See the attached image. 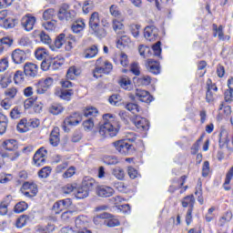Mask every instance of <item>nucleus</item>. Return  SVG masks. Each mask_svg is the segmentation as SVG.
Masks as SVG:
<instances>
[{
  "instance_id": "obj_1",
  "label": "nucleus",
  "mask_w": 233,
  "mask_h": 233,
  "mask_svg": "<svg viewBox=\"0 0 233 233\" xmlns=\"http://www.w3.org/2000/svg\"><path fill=\"white\" fill-rule=\"evenodd\" d=\"M119 122L112 114L103 115V122L99 127V134L102 137H116L119 133Z\"/></svg>"
},
{
  "instance_id": "obj_2",
  "label": "nucleus",
  "mask_w": 233,
  "mask_h": 233,
  "mask_svg": "<svg viewBox=\"0 0 233 233\" xmlns=\"http://www.w3.org/2000/svg\"><path fill=\"white\" fill-rule=\"evenodd\" d=\"M113 68L112 63L104 61L103 58H98L96 60V68L93 70V76L98 79L101 76H97V74H110Z\"/></svg>"
},
{
  "instance_id": "obj_3",
  "label": "nucleus",
  "mask_w": 233,
  "mask_h": 233,
  "mask_svg": "<svg viewBox=\"0 0 233 233\" xmlns=\"http://www.w3.org/2000/svg\"><path fill=\"white\" fill-rule=\"evenodd\" d=\"M113 147L122 156H132L136 152V148L132 144H129L127 140H118L113 142Z\"/></svg>"
},
{
  "instance_id": "obj_4",
  "label": "nucleus",
  "mask_w": 233,
  "mask_h": 233,
  "mask_svg": "<svg viewBox=\"0 0 233 233\" xmlns=\"http://www.w3.org/2000/svg\"><path fill=\"white\" fill-rule=\"evenodd\" d=\"M35 86L36 94H48V90L51 89L52 86H54V78L50 76L42 78L35 84Z\"/></svg>"
},
{
  "instance_id": "obj_5",
  "label": "nucleus",
  "mask_w": 233,
  "mask_h": 233,
  "mask_svg": "<svg viewBox=\"0 0 233 233\" xmlns=\"http://www.w3.org/2000/svg\"><path fill=\"white\" fill-rule=\"evenodd\" d=\"M59 21H74L76 19V11L70 10L69 5H63L57 13Z\"/></svg>"
},
{
  "instance_id": "obj_6",
  "label": "nucleus",
  "mask_w": 233,
  "mask_h": 233,
  "mask_svg": "<svg viewBox=\"0 0 233 233\" xmlns=\"http://www.w3.org/2000/svg\"><path fill=\"white\" fill-rule=\"evenodd\" d=\"M63 66V61L48 57L41 63V68L44 72L48 70H59Z\"/></svg>"
},
{
  "instance_id": "obj_7",
  "label": "nucleus",
  "mask_w": 233,
  "mask_h": 233,
  "mask_svg": "<svg viewBox=\"0 0 233 233\" xmlns=\"http://www.w3.org/2000/svg\"><path fill=\"white\" fill-rule=\"evenodd\" d=\"M110 26V24L106 23L103 24V26L101 25H95L94 27H89V32L92 34V35H95V37H97V39H104V37H106V29Z\"/></svg>"
},
{
  "instance_id": "obj_8",
  "label": "nucleus",
  "mask_w": 233,
  "mask_h": 233,
  "mask_svg": "<svg viewBox=\"0 0 233 233\" xmlns=\"http://www.w3.org/2000/svg\"><path fill=\"white\" fill-rule=\"evenodd\" d=\"M46 154H48V151L45 147H40L33 157L34 165L43 167L46 163Z\"/></svg>"
},
{
  "instance_id": "obj_9",
  "label": "nucleus",
  "mask_w": 233,
  "mask_h": 233,
  "mask_svg": "<svg viewBox=\"0 0 233 233\" xmlns=\"http://www.w3.org/2000/svg\"><path fill=\"white\" fill-rule=\"evenodd\" d=\"M39 72V66L36 64L27 62L24 66V73L26 77H37Z\"/></svg>"
},
{
  "instance_id": "obj_10",
  "label": "nucleus",
  "mask_w": 233,
  "mask_h": 233,
  "mask_svg": "<svg viewBox=\"0 0 233 233\" xmlns=\"http://www.w3.org/2000/svg\"><path fill=\"white\" fill-rule=\"evenodd\" d=\"M159 35V29L154 25H148L144 29V37L147 41H156Z\"/></svg>"
},
{
  "instance_id": "obj_11",
  "label": "nucleus",
  "mask_w": 233,
  "mask_h": 233,
  "mask_svg": "<svg viewBox=\"0 0 233 233\" xmlns=\"http://www.w3.org/2000/svg\"><path fill=\"white\" fill-rule=\"evenodd\" d=\"M35 16L25 15L21 20V25L25 32H32L35 25Z\"/></svg>"
},
{
  "instance_id": "obj_12",
  "label": "nucleus",
  "mask_w": 233,
  "mask_h": 233,
  "mask_svg": "<svg viewBox=\"0 0 233 233\" xmlns=\"http://www.w3.org/2000/svg\"><path fill=\"white\" fill-rule=\"evenodd\" d=\"M135 96L137 99L142 103H152V101H154V97L150 96V93L145 89H136Z\"/></svg>"
},
{
  "instance_id": "obj_13",
  "label": "nucleus",
  "mask_w": 233,
  "mask_h": 233,
  "mask_svg": "<svg viewBox=\"0 0 233 233\" xmlns=\"http://www.w3.org/2000/svg\"><path fill=\"white\" fill-rule=\"evenodd\" d=\"M81 121H83V116L81 114L73 113L64 120V124L67 125L68 127H76V125H79Z\"/></svg>"
},
{
  "instance_id": "obj_14",
  "label": "nucleus",
  "mask_w": 233,
  "mask_h": 233,
  "mask_svg": "<svg viewBox=\"0 0 233 233\" xmlns=\"http://www.w3.org/2000/svg\"><path fill=\"white\" fill-rule=\"evenodd\" d=\"M11 57L15 65H21V63L26 61V53L21 49H15L13 51Z\"/></svg>"
},
{
  "instance_id": "obj_15",
  "label": "nucleus",
  "mask_w": 233,
  "mask_h": 233,
  "mask_svg": "<svg viewBox=\"0 0 233 233\" xmlns=\"http://www.w3.org/2000/svg\"><path fill=\"white\" fill-rule=\"evenodd\" d=\"M132 123L135 125V127H137L138 130H148L149 123L148 120H147L145 117L137 116L132 119Z\"/></svg>"
},
{
  "instance_id": "obj_16",
  "label": "nucleus",
  "mask_w": 233,
  "mask_h": 233,
  "mask_svg": "<svg viewBox=\"0 0 233 233\" xmlns=\"http://www.w3.org/2000/svg\"><path fill=\"white\" fill-rule=\"evenodd\" d=\"M147 70L155 76L161 74V67L159 66V62L153 59H147L146 63Z\"/></svg>"
},
{
  "instance_id": "obj_17",
  "label": "nucleus",
  "mask_w": 233,
  "mask_h": 233,
  "mask_svg": "<svg viewBox=\"0 0 233 233\" xmlns=\"http://www.w3.org/2000/svg\"><path fill=\"white\" fill-rule=\"evenodd\" d=\"M114 192V188L108 186H100L96 189V194L99 198H112Z\"/></svg>"
},
{
  "instance_id": "obj_18",
  "label": "nucleus",
  "mask_w": 233,
  "mask_h": 233,
  "mask_svg": "<svg viewBox=\"0 0 233 233\" xmlns=\"http://www.w3.org/2000/svg\"><path fill=\"white\" fill-rule=\"evenodd\" d=\"M101 23H105L103 19L101 20V15L97 12L92 13L88 22L89 28H93L94 26H99Z\"/></svg>"
},
{
  "instance_id": "obj_19",
  "label": "nucleus",
  "mask_w": 233,
  "mask_h": 233,
  "mask_svg": "<svg viewBox=\"0 0 233 233\" xmlns=\"http://www.w3.org/2000/svg\"><path fill=\"white\" fill-rule=\"evenodd\" d=\"M88 225V218L86 216H78L75 220V232L81 230V228H86Z\"/></svg>"
},
{
  "instance_id": "obj_20",
  "label": "nucleus",
  "mask_w": 233,
  "mask_h": 233,
  "mask_svg": "<svg viewBox=\"0 0 233 233\" xmlns=\"http://www.w3.org/2000/svg\"><path fill=\"white\" fill-rule=\"evenodd\" d=\"M82 186L90 192L94 188H97V182L90 177H86L82 181Z\"/></svg>"
},
{
  "instance_id": "obj_21",
  "label": "nucleus",
  "mask_w": 233,
  "mask_h": 233,
  "mask_svg": "<svg viewBox=\"0 0 233 233\" xmlns=\"http://www.w3.org/2000/svg\"><path fill=\"white\" fill-rule=\"evenodd\" d=\"M61 139L59 138V127H55L50 134L49 143L52 147H57Z\"/></svg>"
},
{
  "instance_id": "obj_22",
  "label": "nucleus",
  "mask_w": 233,
  "mask_h": 233,
  "mask_svg": "<svg viewBox=\"0 0 233 233\" xmlns=\"http://www.w3.org/2000/svg\"><path fill=\"white\" fill-rule=\"evenodd\" d=\"M86 24H85V20L82 18H78L71 26V30H73L74 34H79V32H83Z\"/></svg>"
},
{
  "instance_id": "obj_23",
  "label": "nucleus",
  "mask_w": 233,
  "mask_h": 233,
  "mask_svg": "<svg viewBox=\"0 0 233 233\" xmlns=\"http://www.w3.org/2000/svg\"><path fill=\"white\" fill-rule=\"evenodd\" d=\"M2 147L5 150H8L9 152H14V150H17V140L7 139L2 143Z\"/></svg>"
},
{
  "instance_id": "obj_24",
  "label": "nucleus",
  "mask_w": 233,
  "mask_h": 233,
  "mask_svg": "<svg viewBox=\"0 0 233 233\" xmlns=\"http://www.w3.org/2000/svg\"><path fill=\"white\" fill-rule=\"evenodd\" d=\"M56 96L63 99L64 101H70L72 96H74V90L72 89H62L60 92H56Z\"/></svg>"
},
{
  "instance_id": "obj_25",
  "label": "nucleus",
  "mask_w": 233,
  "mask_h": 233,
  "mask_svg": "<svg viewBox=\"0 0 233 233\" xmlns=\"http://www.w3.org/2000/svg\"><path fill=\"white\" fill-rule=\"evenodd\" d=\"M98 52L99 50L96 46H91L84 51L83 57H85V59H92L97 56Z\"/></svg>"
},
{
  "instance_id": "obj_26",
  "label": "nucleus",
  "mask_w": 233,
  "mask_h": 233,
  "mask_svg": "<svg viewBox=\"0 0 233 233\" xmlns=\"http://www.w3.org/2000/svg\"><path fill=\"white\" fill-rule=\"evenodd\" d=\"M35 58L38 61H46L48 59V51L44 47H38L35 52Z\"/></svg>"
},
{
  "instance_id": "obj_27",
  "label": "nucleus",
  "mask_w": 233,
  "mask_h": 233,
  "mask_svg": "<svg viewBox=\"0 0 233 233\" xmlns=\"http://www.w3.org/2000/svg\"><path fill=\"white\" fill-rule=\"evenodd\" d=\"M219 147L220 148H228V143H230V139H228V133H227V131H222L219 134Z\"/></svg>"
},
{
  "instance_id": "obj_28",
  "label": "nucleus",
  "mask_w": 233,
  "mask_h": 233,
  "mask_svg": "<svg viewBox=\"0 0 233 233\" xmlns=\"http://www.w3.org/2000/svg\"><path fill=\"white\" fill-rule=\"evenodd\" d=\"M110 218H112V214L103 212V213L96 215L93 218V221H94L95 225H103V223H105V221H106L105 219H108Z\"/></svg>"
},
{
  "instance_id": "obj_29",
  "label": "nucleus",
  "mask_w": 233,
  "mask_h": 233,
  "mask_svg": "<svg viewBox=\"0 0 233 233\" xmlns=\"http://www.w3.org/2000/svg\"><path fill=\"white\" fill-rule=\"evenodd\" d=\"M12 83V73H5L0 76V87L7 88L8 85Z\"/></svg>"
},
{
  "instance_id": "obj_30",
  "label": "nucleus",
  "mask_w": 233,
  "mask_h": 233,
  "mask_svg": "<svg viewBox=\"0 0 233 233\" xmlns=\"http://www.w3.org/2000/svg\"><path fill=\"white\" fill-rule=\"evenodd\" d=\"M90 193L89 190L85 188L83 185L76 188L75 196L76 199H85V198H88V194Z\"/></svg>"
},
{
  "instance_id": "obj_31",
  "label": "nucleus",
  "mask_w": 233,
  "mask_h": 233,
  "mask_svg": "<svg viewBox=\"0 0 233 233\" xmlns=\"http://www.w3.org/2000/svg\"><path fill=\"white\" fill-rule=\"evenodd\" d=\"M65 45V34H60L55 40L54 45L50 46L51 50H59Z\"/></svg>"
},
{
  "instance_id": "obj_32",
  "label": "nucleus",
  "mask_w": 233,
  "mask_h": 233,
  "mask_svg": "<svg viewBox=\"0 0 233 233\" xmlns=\"http://www.w3.org/2000/svg\"><path fill=\"white\" fill-rule=\"evenodd\" d=\"M78 76H81V69L77 68L76 66H71L67 70L66 77L70 79L71 81H74L76 77H78Z\"/></svg>"
},
{
  "instance_id": "obj_33",
  "label": "nucleus",
  "mask_w": 233,
  "mask_h": 233,
  "mask_svg": "<svg viewBox=\"0 0 233 233\" xmlns=\"http://www.w3.org/2000/svg\"><path fill=\"white\" fill-rule=\"evenodd\" d=\"M64 110H65V107H63L61 104L53 103L49 106V112L53 116H59V114H63Z\"/></svg>"
},
{
  "instance_id": "obj_34",
  "label": "nucleus",
  "mask_w": 233,
  "mask_h": 233,
  "mask_svg": "<svg viewBox=\"0 0 233 233\" xmlns=\"http://www.w3.org/2000/svg\"><path fill=\"white\" fill-rule=\"evenodd\" d=\"M195 203L196 199L194 198V195L187 196L182 199V207L184 208H187V207H189L188 208H194Z\"/></svg>"
},
{
  "instance_id": "obj_35",
  "label": "nucleus",
  "mask_w": 233,
  "mask_h": 233,
  "mask_svg": "<svg viewBox=\"0 0 233 233\" xmlns=\"http://www.w3.org/2000/svg\"><path fill=\"white\" fill-rule=\"evenodd\" d=\"M134 81H137L138 86H148L152 83V78L148 76H143L138 78H134Z\"/></svg>"
},
{
  "instance_id": "obj_36",
  "label": "nucleus",
  "mask_w": 233,
  "mask_h": 233,
  "mask_svg": "<svg viewBox=\"0 0 233 233\" xmlns=\"http://www.w3.org/2000/svg\"><path fill=\"white\" fill-rule=\"evenodd\" d=\"M8 128V117L6 116L0 114V136H3Z\"/></svg>"
},
{
  "instance_id": "obj_37",
  "label": "nucleus",
  "mask_w": 233,
  "mask_h": 233,
  "mask_svg": "<svg viewBox=\"0 0 233 233\" xmlns=\"http://www.w3.org/2000/svg\"><path fill=\"white\" fill-rule=\"evenodd\" d=\"M30 188L32 189L34 196H37V192H38L37 185L35 183L25 182L22 185L21 191L28 190Z\"/></svg>"
},
{
  "instance_id": "obj_38",
  "label": "nucleus",
  "mask_w": 233,
  "mask_h": 233,
  "mask_svg": "<svg viewBox=\"0 0 233 233\" xmlns=\"http://www.w3.org/2000/svg\"><path fill=\"white\" fill-rule=\"evenodd\" d=\"M16 129L18 132L24 134L25 132H28V121L26 118H22L16 126Z\"/></svg>"
},
{
  "instance_id": "obj_39",
  "label": "nucleus",
  "mask_w": 233,
  "mask_h": 233,
  "mask_svg": "<svg viewBox=\"0 0 233 233\" xmlns=\"http://www.w3.org/2000/svg\"><path fill=\"white\" fill-rule=\"evenodd\" d=\"M94 1L92 0H86L83 4L82 10L84 14H90L92 10H94Z\"/></svg>"
},
{
  "instance_id": "obj_40",
  "label": "nucleus",
  "mask_w": 233,
  "mask_h": 233,
  "mask_svg": "<svg viewBox=\"0 0 233 233\" xmlns=\"http://www.w3.org/2000/svg\"><path fill=\"white\" fill-rule=\"evenodd\" d=\"M129 41H130V38L127 35H122L116 41V48H119L120 50L125 48V46L128 45Z\"/></svg>"
},
{
  "instance_id": "obj_41",
  "label": "nucleus",
  "mask_w": 233,
  "mask_h": 233,
  "mask_svg": "<svg viewBox=\"0 0 233 233\" xmlns=\"http://www.w3.org/2000/svg\"><path fill=\"white\" fill-rule=\"evenodd\" d=\"M119 85L121 88H124V90H132V82L130 81V78L128 77H123L121 78Z\"/></svg>"
},
{
  "instance_id": "obj_42",
  "label": "nucleus",
  "mask_w": 233,
  "mask_h": 233,
  "mask_svg": "<svg viewBox=\"0 0 233 233\" xmlns=\"http://www.w3.org/2000/svg\"><path fill=\"white\" fill-rule=\"evenodd\" d=\"M112 174L116 177V179L123 180L125 179V170L120 167H116L112 169Z\"/></svg>"
},
{
  "instance_id": "obj_43",
  "label": "nucleus",
  "mask_w": 233,
  "mask_h": 233,
  "mask_svg": "<svg viewBox=\"0 0 233 233\" xmlns=\"http://www.w3.org/2000/svg\"><path fill=\"white\" fill-rule=\"evenodd\" d=\"M232 177H233V167H230V169L228 170V172L226 175V179L224 182V188L226 190H230V187H228L227 185H230V181H232Z\"/></svg>"
},
{
  "instance_id": "obj_44",
  "label": "nucleus",
  "mask_w": 233,
  "mask_h": 233,
  "mask_svg": "<svg viewBox=\"0 0 233 233\" xmlns=\"http://www.w3.org/2000/svg\"><path fill=\"white\" fill-rule=\"evenodd\" d=\"M28 208V204L25 201L22 202H18L15 206V212H16V214H21V212H25V210H26Z\"/></svg>"
},
{
  "instance_id": "obj_45",
  "label": "nucleus",
  "mask_w": 233,
  "mask_h": 233,
  "mask_svg": "<svg viewBox=\"0 0 233 233\" xmlns=\"http://www.w3.org/2000/svg\"><path fill=\"white\" fill-rule=\"evenodd\" d=\"M104 223L106 224V227H109L110 228H112L114 227H119L121 225L119 220L117 218H114V216H112V215H111V218H109L108 220H105Z\"/></svg>"
},
{
  "instance_id": "obj_46",
  "label": "nucleus",
  "mask_w": 233,
  "mask_h": 233,
  "mask_svg": "<svg viewBox=\"0 0 233 233\" xmlns=\"http://www.w3.org/2000/svg\"><path fill=\"white\" fill-rule=\"evenodd\" d=\"M99 114V111H97V108L96 107H87L84 111L85 117H96Z\"/></svg>"
},
{
  "instance_id": "obj_47",
  "label": "nucleus",
  "mask_w": 233,
  "mask_h": 233,
  "mask_svg": "<svg viewBox=\"0 0 233 233\" xmlns=\"http://www.w3.org/2000/svg\"><path fill=\"white\" fill-rule=\"evenodd\" d=\"M14 81L15 85H21V83L25 82V74H23V71H16L14 75Z\"/></svg>"
},
{
  "instance_id": "obj_48",
  "label": "nucleus",
  "mask_w": 233,
  "mask_h": 233,
  "mask_svg": "<svg viewBox=\"0 0 233 233\" xmlns=\"http://www.w3.org/2000/svg\"><path fill=\"white\" fill-rule=\"evenodd\" d=\"M52 174V167H45L41 170L38 171V177H42L43 179L48 177Z\"/></svg>"
},
{
  "instance_id": "obj_49",
  "label": "nucleus",
  "mask_w": 233,
  "mask_h": 233,
  "mask_svg": "<svg viewBox=\"0 0 233 233\" xmlns=\"http://www.w3.org/2000/svg\"><path fill=\"white\" fill-rule=\"evenodd\" d=\"M126 109L128 110L129 112H132V114H137V113L141 112V108L139 107V106H137V104H134V103L127 104Z\"/></svg>"
},
{
  "instance_id": "obj_50",
  "label": "nucleus",
  "mask_w": 233,
  "mask_h": 233,
  "mask_svg": "<svg viewBox=\"0 0 233 233\" xmlns=\"http://www.w3.org/2000/svg\"><path fill=\"white\" fill-rule=\"evenodd\" d=\"M138 52L142 57H149L151 55L150 47L147 46H139Z\"/></svg>"
},
{
  "instance_id": "obj_51",
  "label": "nucleus",
  "mask_w": 233,
  "mask_h": 233,
  "mask_svg": "<svg viewBox=\"0 0 233 233\" xmlns=\"http://www.w3.org/2000/svg\"><path fill=\"white\" fill-rule=\"evenodd\" d=\"M104 163L105 165H117V163H119V159H117V157L115 156H109V157H106L104 158Z\"/></svg>"
},
{
  "instance_id": "obj_52",
  "label": "nucleus",
  "mask_w": 233,
  "mask_h": 233,
  "mask_svg": "<svg viewBox=\"0 0 233 233\" xmlns=\"http://www.w3.org/2000/svg\"><path fill=\"white\" fill-rule=\"evenodd\" d=\"M0 26L5 29L14 28V26H15V20H14L13 18H7L2 23Z\"/></svg>"
},
{
  "instance_id": "obj_53",
  "label": "nucleus",
  "mask_w": 233,
  "mask_h": 233,
  "mask_svg": "<svg viewBox=\"0 0 233 233\" xmlns=\"http://www.w3.org/2000/svg\"><path fill=\"white\" fill-rule=\"evenodd\" d=\"M54 15H56V10L49 8L43 13V19L45 21H50Z\"/></svg>"
},
{
  "instance_id": "obj_54",
  "label": "nucleus",
  "mask_w": 233,
  "mask_h": 233,
  "mask_svg": "<svg viewBox=\"0 0 233 233\" xmlns=\"http://www.w3.org/2000/svg\"><path fill=\"white\" fill-rule=\"evenodd\" d=\"M21 109L19 106H15L11 111H10V117L11 119H19L21 117Z\"/></svg>"
},
{
  "instance_id": "obj_55",
  "label": "nucleus",
  "mask_w": 233,
  "mask_h": 233,
  "mask_svg": "<svg viewBox=\"0 0 233 233\" xmlns=\"http://www.w3.org/2000/svg\"><path fill=\"white\" fill-rule=\"evenodd\" d=\"M0 44L2 46H5V48H10V46L14 45V40L8 36H5L0 39Z\"/></svg>"
},
{
  "instance_id": "obj_56",
  "label": "nucleus",
  "mask_w": 233,
  "mask_h": 233,
  "mask_svg": "<svg viewBox=\"0 0 233 233\" xmlns=\"http://www.w3.org/2000/svg\"><path fill=\"white\" fill-rule=\"evenodd\" d=\"M27 219H28V217L26 215H22L20 218H18L16 220V228H23V227L26 225Z\"/></svg>"
},
{
  "instance_id": "obj_57",
  "label": "nucleus",
  "mask_w": 233,
  "mask_h": 233,
  "mask_svg": "<svg viewBox=\"0 0 233 233\" xmlns=\"http://www.w3.org/2000/svg\"><path fill=\"white\" fill-rule=\"evenodd\" d=\"M39 37H40L41 42L44 43L45 45H50V43H52V38H50V35H48L44 31H42L39 34Z\"/></svg>"
},
{
  "instance_id": "obj_58",
  "label": "nucleus",
  "mask_w": 233,
  "mask_h": 233,
  "mask_svg": "<svg viewBox=\"0 0 233 233\" xmlns=\"http://www.w3.org/2000/svg\"><path fill=\"white\" fill-rule=\"evenodd\" d=\"M5 96L14 99L15 96H17V88L16 87H10L5 91Z\"/></svg>"
},
{
  "instance_id": "obj_59",
  "label": "nucleus",
  "mask_w": 233,
  "mask_h": 233,
  "mask_svg": "<svg viewBox=\"0 0 233 233\" xmlns=\"http://www.w3.org/2000/svg\"><path fill=\"white\" fill-rule=\"evenodd\" d=\"M8 66H10L8 58L0 59V72H6V70H8Z\"/></svg>"
},
{
  "instance_id": "obj_60",
  "label": "nucleus",
  "mask_w": 233,
  "mask_h": 233,
  "mask_svg": "<svg viewBox=\"0 0 233 233\" xmlns=\"http://www.w3.org/2000/svg\"><path fill=\"white\" fill-rule=\"evenodd\" d=\"M77 184H67L63 187L64 194H72L76 190Z\"/></svg>"
},
{
  "instance_id": "obj_61",
  "label": "nucleus",
  "mask_w": 233,
  "mask_h": 233,
  "mask_svg": "<svg viewBox=\"0 0 233 233\" xmlns=\"http://www.w3.org/2000/svg\"><path fill=\"white\" fill-rule=\"evenodd\" d=\"M83 127L85 130H87L88 132H90V130L94 128V118L90 117L89 119L84 121Z\"/></svg>"
},
{
  "instance_id": "obj_62",
  "label": "nucleus",
  "mask_w": 233,
  "mask_h": 233,
  "mask_svg": "<svg viewBox=\"0 0 233 233\" xmlns=\"http://www.w3.org/2000/svg\"><path fill=\"white\" fill-rule=\"evenodd\" d=\"M110 105H114L115 106H117L119 105V101H121V96L119 95H112L108 99Z\"/></svg>"
},
{
  "instance_id": "obj_63",
  "label": "nucleus",
  "mask_w": 233,
  "mask_h": 233,
  "mask_svg": "<svg viewBox=\"0 0 233 233\" xmlns=\"http://www.w3.org/2000/svg\"><path fill=\"white\" fill-rule=\"evenodd\" d=\"M152 50L154 52V56L157 57H159L161 56V42H157L153 47Z\"/></svg>"
},
{
  "instance_id": "obj_64",
  "label": "nucleus",
  "mask_w": 233,
  "mask_h": 233,
  "mask_svg": "<svg viewBox=\"0 0 233 233\" xmlns=\"http://www.w3.org/2000/svg\"><path fill=\"white\" fill-rule=\"evenodd\" d=\"M76 174V167H70L64 174L63 177L64 179H68V177H72Z\"/></svg>"
}]
</instances>
